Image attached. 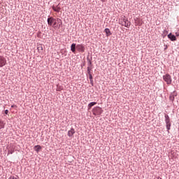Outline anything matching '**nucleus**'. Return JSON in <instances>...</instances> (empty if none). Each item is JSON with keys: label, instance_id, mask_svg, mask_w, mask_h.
<instances>
[{"label": "nucleus", "instance_id": "nucleus-16", "mask_svg": "<svg viewBox=\"0 0 179 179\" xmlns=\"http://www.w3.org/2000/svg\"><path fill=\"white\" fill-rule=\"evenodd\" d=\"M37 50H38V52H43V44H41V43L38 44V45H37Z\"/></svg>", "mask_w": 179, "mask_h": 179}, {"label": "nucleus", "instance_id": "nucleus-12", "mask_svg": "<svg viewBox=\"0 0 179 179\" xmlns=\"http://www.w3.org/2000/svg\"><path fill=\"white\" fill-rule=\"evenodd\" d=\"M41 149H43V148L40 145H37L34 147V150H35V152H36L37 153L41 152Z\"/></svg>", "mask_w": 179, "mask_h": 179}, {"label": "nucleus", "instance_id": "nucleus-24", "mask_svg": "<svg viewBox=\"0 0 179 179\" xmlns=\"http://www.w3.org/2000/svg\"><path fill=\"white\" fill-rule=\"evenodd\" d=\"M15 152V150L13 148H11L10 150H8V155H13Z\"/></svg>", "mask_w": 179, "mask_h": 179}, {"label": "nucleus", "instance_id": "nucleus-5", "mask_svg": "<svg viewBox=\"0 0 179 179\" xmlns=\"http://www.w3.org/2000/svg\"><path fill=\"white\" fill-rule=\"evenodd\" d=\"M178 94L176 91H173V92L171 93L169 96V100L172 101V103L174 102V100L176 97H177Z\"/></svg>", "mask_w": 179, "mask_h": 179}, {"label": "nucleus", "instance_id": "nucleus-11", "mask_svg": "<svg viewBox=\"0 0 179 179\" xmlns=\"http://www.w3.org/2000/svg\"><path fill=\"white\" fill-rule=\"evenodd\" d=\"M75 129H73V128H71L69 131H68V134H67V135H68V136L69 137V138H72V136H73V135H75Z\"/></svg>", "mask_w": 179, "mask_h": 179}, {"label": "nucleus", "instance_id": "nucleus-9", "mask_svg": "<svg viewBox=\"0 0 179 179\" xmlns=\"http://www.w3.org/2000/svg\"><path fill=\"white\" fill-rule=\"evenodd\" d=\"M92 59H93L92 57L89 58V56L87 57L88 66L87 68L93 69V63L92 62Z\"/></svg>", "mask_w": 179, "mask_h": 179}, {"label": "nucleus", "instance_id": "nucleus-8", "mask_svg": "<svg viewBox=\"0 0 179 179\" xmlns=\"http://www.w3.org/2000/svg\"><path fill=\"white\" fill-rule=\"evenodd\" d=\"M167 37L169 39L171 40V41H177V37L173 34L172 33H169L168 35H167Z\"/></svg>", "mask_w": 179, "mask_h": 179}, {"label": "nucleus", "instance_id": "nucleus-14", "mask_svg": "<svg viewBox=\"0 0 179 179\" xmlns=\"http://www.w3.org/2000/svg\"><path fill=\"white\" fill-rule=\"evenodd\" d=\"M104 32L106 33V37H110V36H111V34H113L111 33V31H110V29H108V28H106L104 30Z\"/></svg>", "mask_w": 179, "mask_h": 179}, {"label": "nucleus", "instance_id": "nucleus-1", "mask_svg": "<svg viewBox=\"0 0 179 179\" xmlns=\"http://www.w3.org/2000/svg\"><path fill=\"white\" fill-rule=\"evenodd\" d=\"M92 114L94 115H101L103 114V108L99 106L94 107L92 109Z\"/></svg>", "mask_w": 179, "mask_h": 179}, {"label": "nucleus", "instance_id": "nucleus-4", "mask_svg": "<svg viewBox=\"0 0 179 179\" xmlns=\"http://www.w3.org/2000/svg\"><path fill=\"white\" fill-rule=\"evenodd\" d=\"M122 26H124V27L129 29L131 26V22L128 21V19H123V21L122 22Z\"/></svg>", "mask_w": 179, "mask_h": 179}, {"label": "nucleus", "instance_id": "nucleus-13", "mask_svg": "<svg viewBox=\"0 0 179 179\" xmlns=\"http://www.w3.org/2000/svg\"><path fill=\"white\" fill-rule=\"evenodd\" d=\"M52 27H53V29H58V19L55 18Z\"/></svg>", "mask_w": 179, "mask_h": 179}, {"label": "nucleus", "instance_id": "nucleus-23", "mask_svg": "<svg viewBox=\"0 0 179 179\" xmlns=\"http://www.w3.org/2000/svg\"><path fill=\"white\" fill-rule=\"evenodd\" d=\"M93 69H90V67H87V72L88 75H92V71Z\"/></svg>", "mask_w": 179, "mask_h": 179}, {"label": "nucleus", "instance_id": "nucleus-2", "mask_svg": "<svg viewBox=\"0 0 179 179\" xmlns=\"http://www.w3.org/2000/svg\"><path fill=\"white\" fill-rule=\"evenodd\" d=\"M163 80L166 82V85H171L173 80L171 79V76L170 74L166 73V75L163 76Z\"/></svg>", "mask_w": 179, "mask_h": 179}, {"label": "nucleus", "instance_id": "nucleus-38", "mask_svg": "<svg viewBox=\"0 0 179 179\" xmlns=\"http://www.w3.org/2000/svg\"><path fill=\"white\" fill-rule=\"evenodd\" d=\"M160 179H162V178H160Z\"/></svg>", "mask_w": 179, "mask_h": 179}, {"label": "nucleus", "instance_id": "nucleus-10", "mask_svg": "<svg viewBox=\"0 0 179 179\" xmlns=\"http://www.w3.org/2000/svg\"><path fill=\"white\" fill-rule=\"evenodd\" d=\"M55 20V18H54L53 17H49L47 20L48 26H52Z\"/></svg>", "mask_w": 179, "mask_h": 179}, {"label": "nucleus", "instance_id": "nucleus-25", "mask_svg": "<svg viewBox=\"0 0 179 179\" xmlns=\"http://www.w3.org/2000/svg\"><path fill=\"white\" fill-rule=\"evenodd\" d=\"M37 36L38 37V38H41V31H39L38 32Z\"/></svg>", "mask_w": 179, "mask_h": 179}, {"label": "nucleus", "instance_id": "nucleus-17", "mask_svg": "<svg viewBox=\"0 0 179 179\" xmlns=\"http://www.w3.org/2000/svg\"><path fill=\"white\" fill-rule=\"evenodd\" d=\"M96 104H97V102H90L89 104H88V110H92V107H93L94 106H96Z\"/></svg>", "mask_w": 179, "mask_h": 179}, {"label": "nucleus", "instance_id": "nucleus-31", "mask_svg": "<svg viewBox=\"0 0 179 179\" xmlns=\"http://www.w3.org/2000/svg\"><path fill=\"white\" fill-rule=\"evenodd\" d=\"M86 66V63L84 62L82 64H81V66L83 67V66Z\"/></svg>", "mask_w": 179, "mask_h": 179}, {"label": "nucleus", "instance_id": "nucleus-6", "mask_svg": "<svg viewBox=\"0 0 179 179\" xmlns=\"http://www.w3.org/2000/svg\"><path fill=\"white\" fill-rule=\"evenodd\" d=\"M6 65V59L3 56H0V68H2Z\"/></svg>", "mask_w": 179, "mask_h": 179}, {"label": "nucleus", "instance_id": "nucleus-26", "mask_svg": "<svg viewBox=\"0 0 179 179\" xmlns=\"http://www.w3.org/2000/svg\"><path fill=\"white\" fill-rule=\"evenodd\" d=\"M89 79L90 80H93V76L92 74L89 75Z\"/></svg>", "mask_w": 179, "mask_h": 179}, {"label": "nucleus", "instance_id": "nucleus-28", "mask_svg": "<svg viewBox=\"0 0 179 179\" xmlns=\"http://www.w3.org/2000/svg\"><path fill=\"white\" fill-rule=\"evenodd\" d=\"M90 80V83H91L92 86H94V83L93 80Z\"/></svg>", "mask_w": 179, "mask_h": 179}, {"label": "nucleus", "instance_id": "nucleus-22", "mask_svg": "<svg viewBox=\"0 0 179 179\" xmlns=\"http://www.w3.org/2000/svg\"><path fill=\"white\" fill-rule=\"evenodd\" d=\"M167 34H169V31L164 29L163 31V33L162 34V36L163 37V38H164L167 36Z\"/></svg>", "mask_w": 179, "mask_h": 179}, {"label": "nucleus", "instance_id": "nucleus-3", "mask_svg": "<svg viewBox=\"0 0 179 179\" xmlns=\"http://www.w3.org/2000/svg\"><path fill=\"white\" fill-rule=\"evenodd\" d=\"M86 50V48L85 46V45L83 44H78L77 45V51H78V52H85Z\"/></svg>", "mask_w": 179, "mask_h": 179}, {"label": "nucleus", "instance_id": "nucleus-37", "mask_svg": "<svg viewBox=\"0 0 179 179\" xmlns=\"http://www.w3.org/2000/svg\"><path fill=\"white\" fill-rule=\"evenodd\" d=\"M62 89L61 88H59V90H61Z\"/></svg>", "mask_w": 179, "mask_h": 179}, {"label": "nucleus", "instance_id": "nucleus-27", "mask_svg": "<svg viewBox=\"0 0 179 179\" xmlns=\"http://www.w3.org/2000/svg\"><path fill=\"white\" fill-rule=\"evenodd\" d=\"M9 113V110L8 109L4 110V114H6V115H8V114Z\"/></svg>", "mask_w": 179, "mask_h": 179}, {"label": "nucleus", "instance_id": "nucleus-34", "mask_svg": "<svg viewBox=\"0 0 179 179\" xmlns=\"http://www.w3.org/2000/svg\"><path fill=\"white\" fill-rule=\"evenodd\" d=\"M167 50V45H166V48H164V50Z\"/></svg>", "mask_w": 179, "mask_h": 179}, {"label": "nucleus", "instance_id": "nucleus-30", "mask_svg": "<svg viewBox=\"0 0 179 179\" xmlns=\"http://www.w3.org/2000/svg\"><path fill=\"white\" fill-rule=\"evenodd\" d=\"M8 179H17V178L15 176H10Z\"/></svg>", "mask_w": 179, "mask_h": 179}, {"label": "nucleus", "instance_id": "nucleus-7", "mask_svg": "<svg viewBox=\"0 0 179 179\" xmlns=\"http://www.w3.org/2000/svg\"><path fill=\"white\" fill-rule=\"evenodd\" d=\"M78 50V45L76 43H72L71 45V51L73 54H76V50Z\"/></svg>", "mask_w": 179, "mask_h": 179}, {"label": "nucleus", "instance_id": "nucleus-36", "mask_svg": "<svg viewBox=\"0 0 179 179\" xmlns=\"http://www.w3.org/2000/svg\"><path fill=\"white\" fill-rule=\"evenodd\" d=\"M62 89L61 88H59V90H61Z\"/></svg>", "mask_w": 179, "mask_h": 179}, {"label": "nucleus", "instance_id": "nucleus-35", "mask_svg": "<svg viewBox=\"0 0 179 179\" xmlns=\"http://www.w3.org/2000/svg\"><path fill=\"white\" fill-rule=\"evenodd\" d=\"M1 2L0 1V5H1Z\"/></svg>", "mask_w": 179, "mask_h": 179}, {"label": "nucleus", "instance_id": "nucleus-32", "mask_svg": "<svg viewBox=\"0 0 179 179\" xmlns=\"http://www.w3.org/2000/svg\"><path fill=\"white\" fill-rule=\"evenodd\" d=\"M15 107H17L16 105H12L11 108H15Z\"/></svg>", "mask_w": 179, "mask_h": 179}, {"label": "nucleus", "instance_id": "nucleus-21", "mask_svg": "<svg viewBox=\"0 0 179 179\" xmlns=\"http://www.w3.org/2000/svg\"><path fill=\"white\" fill-rule=\"evenodd\" d=\"M6 123H5L2 120H0V129H3L5 128V125Z\"/></svg>", "mask_w": 179, "mask_h": 179}, {"label": "nucleus", "instance_id": "nucleus-20", "mask_svg": "<svg viewBox=\"0 0 179 179\" xmlns=\"http://www.w3.org/2000/svg\"><path fill=\"white\" fill-rule=\"evenodd\" d=\"M170 122V117L169 116V115L165 113V124H169Z\"/></svg>", "mask_w": 179, "mask_h": 179}, {"label": "nucleus", "instance_id": "nucleus-33", "mask_svg": "<svg viewBox=\"0 0 179 179\" xmlns=\"http://www.w3.org/2000/svg\"><path fill=\"white\" fill-rule=\"evenodd\" d=\"M101 2H106V1H107V0H101Z\"/></svg>", "mask_w": 179, "mask_h": 179}, {"label": "nucleus", "instance_id": "nucleus-15", "mask_svg": "<svg viewBox=\"0 0 179 179\" xmlns=\"http://www.w3.org/2000/svg\"><path fill=\"white\" fill-rule=\"evenodd\" d=\"M52 10L54 12H57V13L60 12L61 10V7H59L58 6H52Z\"/></svg>", "mask_w": 179, "mask_h": 179}, {"label": "nucleus", "instance_id": "nucleus-18", "mask_svg": "<svg viewBox=\"0 0 179 179\" xmlns=\"http://www.w3.org/2000/svg\"><path fill=\"white\" fill-rule=\"evenodd\" d=\"M166 127L168 134H170V129H171V122L166 123Z\"/></svg>", "mask_w": 179, "mask_h": 179}, {"label": "nucleus", "instance_id": "nucleus-29", "mask_svg": "<svg viewBox=\"0 0 179 179\" xmlns=\"http://www.w3.org/2000/svg\"><path fill=\"white\" fill-rule=\"evenodd\" d=\"M176 37H179V31H178L177 32H176Z\"/></svg>", "mask_w": 179, "mask_h": 179}, {"label": "nucleus", "instance_id": "nucleus-19", "mask_svg": "<svg viewBox=\"0 0 179 179\" xmlns=\"http://www.w3.org/2000/svg\"><path fill=\"white\" fill-rule=\"evenodd\" d=\"M57 24H58L57 28L61 29V27H62V20L57 18Z\"/></svg>", "mask_w": 179, "mask_h": 179}]
</instances>
